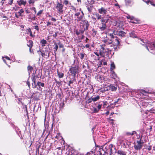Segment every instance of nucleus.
I'll return each instance as SVG.
<instances>
[{
    "mask_svg": "<svg viewBox=\"0 0 155 155\" xmlns=\"http://www.w3.org/2000/svg\"><path fill=\"white\" fill-rule=\"evenodd\" d=\"M58 75L59 78H62L64 76V73L61 72H60L58 70H57Z\"/></svg>",
    "mask_w": 155,
    "mask_h": 155,
    "instance_id": "obj_14",
    "label": "nucleus"
},
{
    "mask_svg": "<svg viewBox=\"0 0 155 155\" xmlns=\"http://www.w3.org/2000/svg\"><path fill=\"white\" fill-rule=\"evenodd\" d=\"M114 42L112 43H114V45H119L120 44V42L119 41V39H118L117 37H115L114 39Z\"/></svg>",
    "mask_w": 155,
    "mask_h": 155,
    "instance_id": "obj_12",
    "label": "nucleus"
},
{
    "mask_svg": "<svg viewBox=\"0 0 155 155\" xmlns=\"http://www.w3.org/2000/svg\"><path fill=\"white\" fill-rule=\"evenodd\" d=\"M113 43V41L111 39H107V41L106 43V47H107V45H110L109 46L112 47V44Z\"/></svg>",
    "mask_w": 155,
    "mask_h": 155,
    "instance_id": "obj_16",
    "label": "nucleus"
},
{
    "mask_svg": "<svg viewBox=\"0 0 155 155\" xmlns=\"http://www.w3.org/2000/svg\"><path fill=\"white\" fill-rule=\"evenodd\" d=\"M39 75H40L39 74V73L38 74V76H34L32 78V82H33V83H32V86L33 88H35L37 87V85H36V83L35 82H36V78H39V77H38V76Z\"/></svg>",
    "mask_w": 155,
    "mask_h": 155,
    "instance_id": "obj_6",
    "label": "nucleus"
},
{
    "mask_svg": "<svg viewBox=\"0 0 155 155\" xmlns=\"http://www.w3.org/2000/svg\"><path fill=\"white\" fill-rule=\"evenodd\" d=\"M119 45H114V43H113L112 44V47H113L114 50L115 51H117L118 49V48H119V47H118V46Z\"/></svg>",
    "mask_w": 155,
    "mask_h": 155,
    "instance_id": "obj_28",
    "label": "nucleus"
},
{
    "mask_svg": "<svg viewBox=\"0 0 155 155\" xmlns=\"http://www.w3.org/2000/svg\"><path fill=\"white\" fill-rule=\"evenodd\" d=\"M102 105V104H99L97 106V108L100 110L101 107Z\"/></svg>",
    "mask_w": 155,
    "mask_h": 155,
    "instance_id": "obj_48",
    "label": "nucleus"
},
{
    "mask_svg": "<svg viewBox=\"0 0 155 155\" xmlns=\"http://www.w3.org/2000/svg\"><path fill=\"white\" fill-rule=\"evenodd\" d=\"M94 15H95L97 19L98 20L101 19L103 18V17L102 16V15L98 13H96Z\"/></svg>",
    "mask_w": 155,
    "mask_h": 155,
    "instance_id": "obj_22",
    "label": "nucleus"
},
{
    "mask_svg": "<svg viewBox=\"0 0 155 155\" xmlns=\"http://www.w3.org/2000/svg\"><path fill=\"white\" fill-rule=\"evenodd\" d=\"M136 133V132L135 131H133L132 133L127 132L126 133V134L129 135H133L134 134Z\"/></svg>",
    "mask_w": 155,
    "mask_h": 155,
    "instance_id": "obj_35",
    "label": "nucleus"
},
{
    "mask_svg": "<svg viewBox=\"0 0 155 155\" xmlns=\"http://www.w3.org/2000/svg\"><path fill=\"white\" fill-rule=\"evenodd\" d=\"M55 82L58 84L60 85L61 83V81H58L55 79H54Z\"/></svg>",
    "mask_w": 155,
    "mask_h": 155,
    "instance_id": "obj_53",
    "label": "nucleus"
},
{
    "mask_svg": "<svg viewBox=\"0 0 155 155\" xmlns=\"http://www.w3.org/2000/svg\"><path fill=\"white\" fill-rule=\"evenodd\" d=\"M101 25L99 27V28L101 31H104L107 29V26L106 24L101 23Z\"/></svg>",
    "mask_w": 155,
    "mask_h": 155,
    "instance_id": "obj_10",
    "label": "nucleus"
},
{
    "mask_svg": "<svg viewBox=\"0 0 155 155\" xmlns=\"http://www.w3.org/2000/svg\"><path fill=\"white\" fill-rule=\"evenodd\" d=\"M84 16V15H81L78 17L79 18V19H81L82 20V21L84 22V21L83 20V18Z\"/></svg>",
    "mask_w": 155,
    "mask_h": 155,
    "instance_id": "obj_44",
    "label": "nucleus"
},
{
    "mask_svg": "<svg viewBox=\"0 0 155 155\" xmlns=\"http://www.w3.org/2000/svg\"><path fill=\"white\" fill-rule=\"evenodd\" d=\"M54 45L55 46L54 48V52H55L58 49V44L57 43H55Z\"/></svg>",
    "mask_w": 155,
    "mask_h": 155,
    "instance_id": "obj_37",
    "label": "nucleus"
},
{
    "mask_svg": "<svg viewBox=\"0 0 155 155\" xmlns=\"http://www.w3.org/2000/svg\"><path fill=\"white\" fill-rule=\"evenodd\" d=\"M116 34L122 37H124L126 35V33L124 31H117L116 32Z\"/></svg>",
    "mask_w": 155,
    "mask_h": 155,
    "instance_id": "obj_9",
    "label": "nucleus"
},
{
    "mask_svg": "<svg viewBox=\"0 0 155 155\" xmlns=\"http://www.w3.org/2000/svg\"><path fill=\"white\" fill-rule=\"evenodd\" d=\"M84 54L83 53H80L79 55V57H80L81 59H82L84 58Z\"/></svg>",
    "mask_w": 155,
    "mask_h": 155,
    "instance_id": "obj_40",
    "label": "nucleus"
},
{
    "mask_svg": "<svg viewBox=\"0 0 155 155\" xmlns=\"http://www.w3.org/2000/svg\"><path fill=\"white\" fill-rule=\"evenodd\" d=\"M142 145H140L139 144L137 145H134V149L137 150H140V149H141L142 147Z\"/></svg>",
    "mask_w": 155,
    "mask_h": 155,
    "instance_id": "obj_13",
    "label": "nucleus"
},
{
    "mask_svg": "<svg viewBox=\"0 0 155 155\" xmlns=\"http://www.w3.org/2000/svg\"><path fill=\"white\" fill-rule=\"evenodd\" d=\"M147 149L149 150V151H150V150H151V146H149L147 148Z\"/></svg>",
    "mask_w": 155,
    "mask_h": 155,
    "instance_id": "obj_64",
    "label": "nucleus"
},
{
    "mask_svg": "<svg viewBox=\"0 0 155 155\" xmlns=\"http://www.w3.org/2000/svg\"><path fill=\"white\" fill-rule=\"evenodd\" d=\"M24 11L22 9H21L17 13L18 14H19L20 16H22V15L21 14L24 12Z\"/></svg>",
    "mask_w": 155,
    "mask_h": 155,
    "instance_id": "obj_42",
    "label": "nucleus"
},
{
    "mask_svg": "<svg viewBox=\"0 0 155 155\" xmlns=\"http://www.w3.org/2000/svg\"><path fill=\"white\" fill-rule=\"evenodd\" d=\"M92 35L93 36H94V35H96V33H97V31H95V29H92Z\"/></svg>",
    "mask_w": 155,
    "mask_h": 155,
    "instance_id": "obj_41",
    "label": "nucleus"
},
{
    "mask_svg": "<svg viewBox=\"0 0 155 155\" xmlns=\"http://www.w3.org/2000/svg\"><path fill=\"white\" fill-rule=\"evenodd\" d=\"M151 50H155V43H151L149 46Z\"/></svg>",
    "mask_w": 155,
    "mask_h": 155,
    "instance_id": "obj_23",
    "label": "nucleus"
},
{
    "mask_svg": "<svg viewBox=\"0 0 155 155\" xmlns=\"http://www.w3.org/2000/svg\"><path fill=\"white\" fill-rule=\"evenodd\" d=\"M18 2L19 5L21 6V5H25L26 4V2L23 0H20Z\"/></svg>",
    "mask_w": 155,
    "mask_h": 155,
    "instance_id": "obj_24",
    "label": "nucleus"
},
{
    "mask_svg": "<svg viewBox=\"0 0 155 155\" xmlns=\"http://www.w3.org/2000/svg\"><path fill=\"white\" fill-rule=\"evenodd\" d=\"M127 18L128 19H130V20H133L134 17H131L130 15L127 16Z\"/></svg>",
    "mask_w": 155,
    "mask_h": 155,
    "instance_id": "obj_50",
    "label": "nucleus"
},
{
    "mask_svg": "<svg viewBox=\"0 0 155 155\" xmlns=\"http://www.w3.org/2000/svg\"><path fill=\"white\" fill-rule=\"evenodd\" d=\"M111 68H110V70L111 71H113V70L115 68V66L114 62L110 64Z\"/></svg>",
    "mask_w": 155,
    "mask_h": 155,
    "instance_id": "obj_31",
    "label": "nucleus"
},
{
    "mask_svg": "<svg viewBox=\"0 0 155 155\" xmlns=\"http://www.w3.org/2000/svg\"><path fill=\"white\" fill-rule=\"evenodd\" d=\"M36 17L34 16V17H29V18L31 19L32 20H35Z\"/></svg>",
    "mask_w": 155,
    "mask_h": 155,
    "instance_id": "obj_55",
    "label": "nucleus"
},
{
    "mask_svg": "<svg viewBox=\"0 0 155 155\" xmlns=\"http://www.w3.org/2000/svg\"><path fill=\"white\" fill-rule=\"evenodd\" d=\"M107 39H105L103 41L104 43V44H102L101 45H103V47H106V43L107 41Z\"/></svg>",
    "mask_w": 155,
    "mask_h": 155,
    "instance_id": "obj_39",
    "label": "nucleus"
},
{
    "mask_svg": "<svg viewBox=\"0 0 155 155\" xmlns=\"http://www.w3.org/2000/svg\"><path fill=\"white\" fill-rule=\"evenodd\" d=\"M110 88L112 91H115L117 89V87L113 86H111Z\"/></svg>",
    "mask_w": 155,
    "mask_h": 155,
    "instance_id": "obj_43",
    "label": "nucleus"
},
{
    "mask_svg": "<svg viewBox=\"0 0 155 155\" xmlns=\"http://www.w3.org/2000/svg\"><path fill=\"white\" fill-rule=\"evenodd\" d=\"M63 6V5L62 4L58 2V3L56 5V7L57 9L58 8V11H59L60 12H63L62 9Z\"/></svg>",
    "mask_w": 155,
    "mask_h": 155,
    "instance_id": "obj_8",
    "label": "nucleus"
},
{
    "mask_svg": "<svg viewBox=\"0 0 155 155\" xmlns=\"http://www.w3.org/2000/svg\"><path fill=\"white\" fill-rule=\"evenodd\" d=\"M18 13H16L15 14V16L17 18H18L20 16L19 15H18Z\"/></svg>",
    "mask_w": 155,
    "mask_h": 155,
    "instance_id": "obj_63",
    "label": "nucleus"
},
{
    "mask_svg": "<svg viewBox=\"0 0 155 155\" xmlns=\"http://www.w3.org/2000/svg\"><path fill=\"white\" fill-rule=\"evenodd\" d=\"M80 12H77L75 13L74 14V15L78 17L80 15Z\"/></svg>",
    "mask_w": 155,
    "mask_h": 155,
    "instance_id": "obj_54",
    "label": "nucleus"
},
{
    "mask_svg": "<svg viewBox=\"0 0 155 155\" xmlns=\"http://www.w3.org/2000/svg\"><path fill=\"white\" fill-rule=\"evenodd\" d=\"M100 97L99 95H97L96 97H92V100L94 101H95L98 100L100 98Z\"/></svg>",
    "mask_w": 155,
    "mask_h": 155,
    "instance_id": "obj_25",
    "label": "nucleus"
},
{
    "mask_svg": "<svg viewBox=\"0 0 155 155\" xmlns=\"http://www.w3.org/2000/svg\"><path fill=\"white\" fill-rule=\"evenodd\" d=\"M92 99V97H91V98H89L88 100H87V102L88 103H91L92 101H93V100Z\"/></svg>",
    "mask_w": 155,
    "mask_h": 155,
    "instance_id": "obj_45",
    "label": "nucleus"
},
{
    "mask_svg": "<svg viewBox=\"0 0 155 155\" xmlns=\"http://www.w3.org/2000/svg\"><path fill=\"white\" fill-rule=\"evenodd\" d=\"M109 35L110 36L111 38L114 39L116 37L114 36V35H113V34H109Z\"/></svg>",
    "mask_w": 155,
    "mask_h": 155,
    "instance_id": "obj_47",
    "label": "nucleus"
},
{
    "mask_svg": "<svg viewBox=\"0 0 155 155\" xmlns=\"http://www.w3.org/2000/svg\"><path fill=\"white\" fill-rule=\"evenodd\" d=\"M40 42L42 46H45V45L47 43V41L44 39H43Z\"/></svg>",
    "mask_w": 155,
    "mask_h": 155,
    "instance_id": "obj_36",
    "label": "nucleus"
},
{
    "mask_svg": "<svg viewBox=\"0 0 155 155\" xmlns=\"http://www.w3.org/2000/svg\"><path fill=\"white\" fill-rule=\"evenodd\" d=\"M118 140L120 144H123L124 145L125 144V142L127 141L126 139L122 137H118Z\"/></svg>",
    "mask_w": 155,
    "mask_h": 155,
    "instance_id": "obj_7",
    "label": "nucleus"
},
{
    "mask_svg": "<svg viewBox=\"0 0 155 155\" xmlns=\"http://www.w3.org/2000/svg\"><path fill=\"white\" fill-rule=\"evenodd\" d=\"M101 48L100 50L99 54L100 55L104 58H107L109 56V54L111 50L106 47H103V45H101Z\"/></svg>",
    "mask_w": 155,
    "mask_h": 155,
    "instance_id": "obj_1",
    "label": "nucleus"
},
{
    "mask_svg": "<svg viewBox=\"0 0 155 155\" xmlns=\"http://www.w3.org/2000/svg\"><path fill=\"white\" fill-rule=\"evenodd\" d=\"M96 147V150L97 151V155H106V154L103 146H100L97 145Z\"/></svg>",
    "mask_w": 155,
    "mask_h": 155,
    "instance_id": "obj_4",
    "label": "nucleus"
},
{
    "mask_svg": "<svg viewBox=\"0 0 155 155\" xmlns=\"http://www.w3.org/2000/svg\"><path fill=\"white\" fill-rule=\"evenodd\" d=\"M98 11L99 13L104 15L107 13L108 10L104 7H101L98 9Z\"/></svg>",
    "mask_w": 155,
    "mask_h": 155,
    "instance_id": "obj_5",
    "label": "nucleus"
},
{
    "mask_svg": "<svg viewBox=\"0 0 155 155\" xmlns=\"http://www.w3.org/2000/svg\"><path fill=\"white\" fill-rule=\"evenodd\" d=\"M40 52H41V55L43 57H45V56L47 55V52L43 53L42 52L40 51V50L37 51V52L38 53V54H39Z\"/></svg>",
    "mask_w": 155,
    "mask_h": 155,
    "instance_id": "obj_33",
    "label": "nucleus"
},
{
    "mask_svg": "<svg viewBox=\"0 0 155 155\" xmlns=\"http://www.w3.org/2000/svg\"><path fill=\"white\" fill-rule=\"evenodd\" d=\"M126 5L127 6H129L130 5L132 2L131 0H125Z\"/></svg>",
    "mask_w": 155,
    "mask_h": 155,
    "instance_id": "obj_29",
    "label": "nucleus"
},
{
    "mask_svg": "<svg viewBox=\"0 0 155 155\" xmlns=\"http://www.w3.org/2000/svg\"><path fill=\"white\" fill-rule=\"evenodd\" d=\"M64 3L66 5H67L68 3V2L67 0H65L64 2Z\"/></svg>",
    "mask_w": 155,
    "mask_h": 155,
    "instance_id": "obj_59",
    "label": "nucleus"
},
{
    "mask_svg": "<svg viewBox=\"0 0 155 155\" xmlns=\"http://www.w3.org/2000/svg\"><path fill=\"white\" fill-rule=\"evenodd\" d=\"M34 1L32 0H30L29 1V3L30 4H31V3H34Z\"/></svg>",
    "mask_w": 155,
    "mask_h": 155,
    "instance_id": "obj_60",
    "label": "nucleus"
},
{
    "mask_svg": "<svg viewBox=\"0 0 155 155\" xmlns=\"http://www.w3.org/2000/svg\"><path fill=\"white\" fill-rule=\"evenodd\" d=\"M70 80L69 81L68 85L69 86L71 87V84H72L74 81V77H72V78L71 79L70 78Z\"/></svg>",
    "mask_w": 155,
    "mask_h": 155,
    "instance_id": "obj_26",
    "label": "nucleus"
},
{
    "mask_svg": "<svg viewBox=\"0 0 155 155\" xmlns=\"http://www.w3.org/2000/svg\"><path fill=\"white\" fill-rule=\"evenodd\" d=\"M43 10H41L39 11L37 13V15H40L42 12Z\"/></svg>",
    "mask_w": 155,
    "mask_h": 155,
    "instance_id": "obj_52",
    "label": "nucleus"
},
{
    "mask_svg": "<svg viewBox=\"0 0 155 155\" xmlns=\"http://www.w3.org/2000/svg\"><path fill=\"white\" fill-rule=\"evenodd\" d=\"M87 9L88 11V12H91L92 10V8L93 7V6L91 5H89L86 6Z\"/></svg>",
    "mask_w": 155,
    "mask_h": 155,
    "instance_id": "obj_20",
    "label": "nucleus"
},
{
    "mask_svg": "<svg viewBox=\"0 0 155 155\" xmlns=\"http://www.w3.org/2000/svg\"><path fill=\"white\" fill-rule=\"evenodd\" d=\"M27 69L28 71V74L29 75L31 73V71L33 70V68L32 66L29 65L27 67Z\"/></svg>",
    "mask_w": 155,
    "mask_h": 155,
    "instance_id": "obj_18",
    "label": "nucleus"
},
{
    "mask_svg": "<svg viewBox=\"0 0 155 155\" xmlns=\"http://www.w3.org/2000/svg\"><path fill=\"white\" fill-rule=\"evenodd\" d=\"M81 35V37L80 38L81 39H83L84 38V34H82V35Z\"/></svg>",
    "mask_w": 155,
    "mask_h": 155,
    "instance_id": "obj_61",
    "label": "nucleus"
},
{
    "mask_svg": "<svg viewBox=\"0 0 155 155\" xmlns=\"http://www.w3.org/2000/svg\"><path fill=\"white\" fill-rule=\"evenodd\" d=\"M99 110H98L97 108L96 107H94L93 108V111L94 113H98Z\"/></svg>",
    "mask_w": 155,
    "mask_h": 155,
    "instance_id": "obj_38",
    "label": "nucleus"
},
{
    "mask_svg": "<svg viewBox=\"0 0 155 155\" xmlns=\"http://www.w3.org/2000/svg\"><path fill=\"white\" fill-rule=\"evenodd\" d=\"M111 74L110 76L113 79H115L117 77V74H115V72L114 71H111Z\"/></svg>",
    "mask_w": 155,
    "mask_h": 155,
    "instance_id": "obj_17",
    "label": "nucleus"
},
{
    "mask_svg": "<svg viewBox=\"0 0 155 155\" xmlns=\"http://www.w3.org/2000/svg\"><path fill=\"white\" fill-rule=\"evenodd\" d=\"M140 40L142 41V42L144 44H142L141 43V44H142V45H144L145 47H146V48L147 49V50H148L149 51V48L147 45L146 44H145V42H144V40H143V39H140Z\"/></svg>",
    "mask_w": 155,
    "mask_h": 155,
    "instance_id": "obj_32",
    "label": "nucleus"
},
{
    "mask_svg": "<svg viewBox=\"0 0 155 155\" xmlns=\"http://www.w3.org/2000/svg\"><path fill=\"white\" fill-rule=\"evenodd\" d=\"M75 20L76 21H77L78 22L79 21H82V20L81 19H79V18L78 17H77V19H75Z\"/></svg>",
    "mask_w": 155,
    "mask_h": 155,
    "instance_id": "obj_56",
    "label": "nucleus"
},
{
    "mask_svg": "<svg viewBox=\"0 0 155 155\" xmlns=\"http://www.w3.org/2000/svg\"><path fill=\"white\" fill-rule=\"evenodd\" d=\"M37 85L39 86V88H40V86H41L42 87H44L45 86V84L43 83H41L40 81H38L37 82Z\"/></svg>",
    "mask_w": 155,
    "mask_h": 155,
    "instance_id": "obj_30",
    "label": "nucleus"
},
{
    "mask_svg": "<svg viewBox=\"0 0 155 155\" xmlns=\"http://www.w3.org/2000/svg\"><path fill=\"white\" fill-rule=\"evenodd\" d=\"M34 28L37 31H39V28L38 25H36L34 26Z\"/></svg>",
    "mask_w": 155,
    "mask_h": 155,
    "instance_id": "obj_46",
    "label": "nucleus"
},
{
    "mask_svg": "<svg viewBox=\"0 0 155 155\" xmlns=\"http://www.w3.org/2000/svg\"><path fill=\"white\" fill-rule=\"evenodd\" d=\"M103 146L107 155L109 154V155H111L113 153L112 149H115L114 147L113 144H112L108 145L106 143Z\"/></svg>",
    "mask_w": 155,
    "mask_h": 155,
    "instance_id": "obj_2",
    "label": "nucleus"
},
{
    "mask_svg": "<svg viewBox=\"0 0 155 155\" xmlns=\"http://www.w3.org/2000/svg\"><path fill=\"white\" fill-rule=\"evenodd\" d=\"M57 32H55V34H54L53 35V36L54 38H55L57 37Z\"/></svg>",
    "mask_w": 155,
    "mask_h": 155,
    "instance_id": "obj_58",
    "label": "nucleus"
},
{
    "mask_svg": "<svg viewBox=\"0 0 155 155\" xmlns=\"http://www.w3.org/2000/svg\"><path fill=\"white\" fill-rule=\"evenodd\" d=\"M117 154L120 155H126V153L121 150H119L117 152Z\"/></svg>",
    "mask_w": 155,
    "mask_h": 155,
    "instance_id": "obj_21",
    "label": "nucleus"
},
{
    "mask_svg": "<svg viewBox=\"0 0 155 155\" xmlns=\"http://www.w3.org/2000/svg\"><path fill=\"white\" fill-rule=\"evenodd\" d=\"M136 32H135L134 31H130L129 33V35L130 36V37L132 38H137V35L136 34Z\"/></svg>",
    "mask_w": 155,
    "mask_h": 155,
    "instance_id": "obj_11",
    "label": "nucleus"
},
{
    "mask_svg": "<svg viewBox=\"0 0 155 155\" xmlns=\"http://www.w3.org/2000/svg\"><path fill=\"white\" fill-rule=\"evenodd\" d=\"M28 44H27V45L30 48H32L33 46V42L31 40H29L28 41Z\"/></svg>",
    "mask_w": 155,
    "mask_h": 155,
    "instance_id": "obj_27",
    "label": "nucleus"
},
{
    "mask_svg": "<svg viewBox=\"0 0 155 155\" xmlns=\"http://www.w3.org/2000/svg\"><path fill=\"white\" fill-rule=\"evenodd\" d=\"M144 2L146 3L147 4H148L150 1L149 0H143Z\"/></svg>",
    "mask_w": 155,
    "mask_h": 155,
    "instance_id": "obj_57",
    "label": "nucleus"
},
{
    "mask_svg": "<svg viewBox=\"0 0 155 155\" xmlns=\"http://www.w3.org/2000/svg\"><path fill=\"white\" fill-rule=\"evenodd\" d=\"M58 44L59 45V47L60 48H63L64 47V45L60 43H58Z\"/></svg>",
    "mask_w": 155,
    "mask_h": 155,
    "instance_id": "obj_51",
    "label": "nucleus"
},
{
    "mask_svg": "<svg viewBox=\"0 0 155 155\" xmlns=\"http://www.w3.org/2000/svg\"><path fill=\"white\" fill-rule=\"evenodd\" d=\"M84 22L86 24V27L83 29L84 30V31L86 30H87L88 29V27L89 26V24L88 23V21L86 20H84Z\"/></svg>",
    "mask_w": 155,
    "mask_h": 155,
    "instance_id": "obj_15",
    "label": "nucleus"
},
{
    "mask_svg": "<svg viewBox=\"0 0 155 155\" xmlns=\"http://www.w3.org/2000/svg\"><path fill=\"white\" fill-rule=\"evenodd\" d=\"M84 31L83 29H80L79 31H76L75 33L77 35H78L80 34L82 35V34H84Z\"/></svg>",
    "mask_w": 155,
    "mask_h": 155,
    "instance_id": "obj_19",
    "label": "nucleus"
},
{
    "mask_svg": "<svg viewBox=\"0 0 155 155\" xmlns=\"http://www.w3.org/2000/svg\"><path fill=\"white\" fill-rule=\"evenodd\" d=\"M137 144L142 145V144L143 143V142L142 143L141 141V139L139 140H137Z\"/></svg>",
    "mask_w": 155,
    "mask_h": 155,
    "instance_id": "obj_49",
    "label": "nucleus"
},
{
    "mask_svg": "<svg viewBox=\"0 0 155 155\" xmlns=\"http://www.w3.org/2000/svg\"><path fill=\"white\" fill-rule=\"evenodd\" d=\"M101 19V23H104V24H107V22L108 19H104L103 17Z\"/></svg>",
    "mask_w": 155,
    "mask_h": 155,
    "instance_id": "obj_34",
    "label": "nucleus"
},
{
    "mask_svg": "<svg viewBox=\"0 0 155 155\" xmlns=\"http://www.w3.org/2000/svg\"><path fill=\"white\" fill-rule=\"evenodd\" d=\"M69 72L70 74L75 78L76 74H78L79 73V67L78 66L72 67L70 68Z\"/></svg>",
    "mask_w": 155,
    "mask_h": 155,
    "instance_id": "obj_3",
    "label": "nucleus"
},
{
    "mask_svg": "<svg viewBox=\"0 0 155 155\" xmlns=\"http://www.w3.org/2000/svg\"><path fill=\"white\" fill-rule=\"evenodd\" d=\"M13 0H10L9 2V4H10V5H12L13 3Z\"/></svg>",
    "mask_w": 155,
    "mask_h": 155,
    "instance_id": "obj_62",
    "label": "nucleus"
}]
</instances>
